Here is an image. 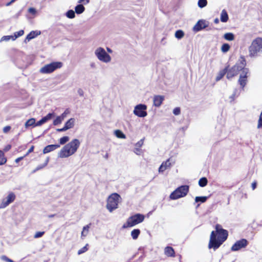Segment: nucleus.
<instances>
[{
	"label": "nucleus",
	"mask_w": 262,
	"mask_h": 262,
	"mask_svg": "<svg viewBox=\"0 0 262 262\" xmlns=\"http://www.w3.org/2000/svg\"><path fill=\"white\" fill-rule=\"evenodd\" d=\"M215 231L211 232L208 246L209 249H213L214 250L218 249L228 236V231L223 229L220 224L215 225Z\"/></svg>",
	"instance_id": "nucleus-1"
},
{
	"label": "nucleus",
	"mask_w": 262,
	"mask_h": 262,
	"mask_svg": "<svg viewBox=\"0 0 262 262\" xmlns=\"http://www.w3.org/2000/svg\"><path fill=\"white\" fill-rule=\"evenodd\" d=\"M246 66V60L243 56H241L237 62L232 67H230L229 64L227 65L225 68L227 69L226 78L228 79H231L233 77L236 76L238 73L244 69Z\"/></svg>",
	"instance_id": "nucleus-2"
},
{
	"label": "nucleus",
	"mask_w": 262,
	"mask_h": 262,
	"mask_svg": "<svg viewBox=\"0 0 262 262\" xmlns=\"http://www.w3.org/2000/svg\"><path fill=\"white\" fill-rule=\"evenodd\" d=\"M80 142L78 139H74L63 147L59 152V157L67 158L75 154L79 148Z\"/></svg>",
	"instance_id": "nucleus-3"
},
{
	"label": "nucleus",
	"mask_w": 262,
	"mask_h": 262,
	"mask_svg": "<svg viewBox=\"0 0 262 262\" xmlns=\"http://www.w3.org/2000/svg\"><path fill=\"white\" fill-rule=\"evenodd\" d=\"M249 55L255 57L262 53V38L257 37L253 39L248 48Z\"/></svg>",
	"instance_id": "nucleus-4"
},
{
	"label": "nucleus",
	"mask_w": 262,
	"mask_h": 262,
	"mask_svg": "<svg viewBox=\"0 0 262 262\" xmlns=\"http://www.w3.org/2000/svg\"><path fill=\"white\" fill-rule=\"evenodd\" d=\"M121 200L120 195L117 193L111 194L107 199L106 208L110 212H112L118 207V204Z\"/></svg>",
	"instance_id": "nucleus-5"
},
{
	"label": "nucleus",
	"mask_w": 262,
	"mask_h": 262,
	"mask_svg": "<svg viewBox=\"0 0 262 262\" xmlns=\"http://www.w3.org/2000/svg\"><path fill=\"white\" fill-rule=\"evenodd\" d=\"M189 186L188 185H182L178 187L169 195L171 200H174L185 196L188 193Z\"/></svg>",
	"instance_id": "nucleus-6"
},
{
	"label": "nucleus",
	"mask_w": 262,
	"mask_h": 262,
	"mask_svg": "<svg viewBox=\"0 0 262 262\" xmlns=\"http://www.w3.org/2000/svg\"><path fill=\"white\" fill-rule=\"evenodd\" d=\"M145 219L144 215L140 213L135 214L129 217L126 222L123 224L122 228H127L133 227L138 224L142 223Z\"/></svg>",
	"instance_id": "nucleus-7"
},
{
	"label": "nucleus",
	"mask_w": 262,
	"mask_h": 262,
	"mask_svg": "<svg viewBox=\"0 0 262 262\" xmlns=\"http://www.w3.org/2000/svg\"><path fill=\"white\" fill-rule=\"evenodd\" d=\"M62 63L60 61L53 62L46 64L40 69V72L42 74H50L62 67Z\"/></svg>",
	"instance_id": "nucleus-8"
},
{
	"label": "nucleus",
	"mask_w": 262,
	"mask_h": 262,
	"mask_svg": "<svg viewBox=\"0 0 262 262\" xmlns=\"http://www.w3.org/2000/svg\"><path fill=\"white\" fill-rule=\"evenodd\" d=\"M95 54L97 58L104 62H108L111 60V56L105 52L102 48H98L95 51Z\"/></svg>",
	"instance_id": "nucleus-9"
},
{
	"label": "nucleus",
	"mask_w": 262,
	"mask_h": 262,
	"mask_svg": "<svg viewBox=\"0 0 262 262\" xmlns=\"http://www.w3.org/2000/svg\"><path fill=\"white\" fill-rule=\"evenodd\" d=\"M249 73V69L246 68V67L242 71V73L240 74L239 79L238 80V83L240 85V86L242 90L244 89L245 86L247 84L248 81V74Z\"/></svg>",
	"instance_id": "nucleus-10"
},
{
	"label": "nucleus",
	"mask_w": 262,
	"mask_h": 262,
	"mask_svg": "<svg viewBox=\"0 0 262 262\" xmlns=\"http://www.w3.org/2000/svg\"><path fill=\"white\" fill-rule=\"evenodd\" d=\"M146 109L147 106L146 105L140 104L135 106L134 113L135 115L139 117H144L147 115L146 112Z\"/></svg>",
	"instance_id": "nucleus-11"
},
{
	"label": "nucleus",
	"mask_w": 262,
	"mask_h": 262,
	"mask_svg": "<svg viewBox=\"0 0 262 262\" xmlns=\"http://www.w3.org/2000/svg\"><path fill=\"white\" fill-rule=\"evenodd\" d=\"M248 244V241L245 238H243L236 241L231 247V250L232 251H236L242 248H245Z\"/></svg>",
	"instance_id": "nucleus-12"
},
{
	"label": "nucleus",
	"mask_w": 262,
	"mask_h": 262,
	"mask_svg": "<svg viewBox=\"0 0 262 262\" xmlns=\"http://www.w3.org/2000/svg\"><path fill=\"white\" fill-rule=\"evenodd\" d=\"M16 196L13 192H10L8 196L3 200L1 207L5 208L12 203L15 199Z\"/></svg>",
	"instance_id": "nucleus-13"
},
{
	"label": "nucleus",
	"mask_w": 262,
	"mask_h": 262,
	"mask_svg": "<svg viewBox=\"0 0 262 262\" xmlns=\"http://www.w3.org/2000/svg\"><path fill=\"white\" fill-rule=\"evenodd\" d=\"M207 25L204 20H199L193 28L194 32H198L201 30L206 28Z\"/></svg>",
	"instance_id": "nucleus-14"
},
{
	"label": "nucleus",
	"mask_w": 262,
	"mask_h": 262,
	"mask_svg": "<svg viewBox=\"0 0 262 262\" xmlns=\"http://www.w3.org/2000/svg\"><path fill=\"white\" fill-rule=\"evenodd\" d=\"M164 96L162 95H155L153 98L154 105L156 107H159L162 104L164 100Z\"/></svg>",
	"instance_id": "nucleus-15"
},
{
	"label": "nucleus",
	"mask_w": 262,
	"mask_h": 262,
	"mask_svg": "<svg viewBox=\"0 0 262 262\" xmlns=\"http://www.w3.org/2000/svg\"><path fill=\"white\" fill-rule=\"evenodd\" d=\"M41 33L40 31H31L26 37V38L25 39V41H29L30 40L34 38L35 37H37L39 35H40Z\"/></svg>",
	"instance_id": "nucleus-16"
},
{
	"label": "nucleus",
	"mask_w": 262,
	"mask_h": 262,
	"mask_svg": "<svg viewBox=\"0 0 262 262\" xmlns=\"http://www.w3.org/2000/svg\"><path fill=\"white\" fill-rule=\"evenodd\" d=\"M60 147L59 144H51L46 146L43 149V154H46Z\"/></svg>",
	"instance_id": "nucleus-17"
},
{
	"label": "nucleus",
	"mask_w": 262,
	"mask_h": 262,
	"mask_svg": "<svg viewBox=\"0 0 262 262\" xmlns=\"http://www.w3.org/2000/svg\"><path fill=\"white\" fill-rule=\"evenodd\" d=\"M164 254L168 257H175V251L174 249L170 246H167L165 248Z\"/></svg>",
	"instance_id": "nucleus-18"
},
{
	"label": "nucleus",
	"mask_w": 262,
	"mask_h": 262,
	"mask_svg": "<svg viewBox=\"0 0 262 262\" xmlns=\"http://www.w3.org/2000/svg\"><path fill=\"white\" fill-rule=\"evenodd\" d=\"M170 166L171 163L169 162V159H168L166 161H164L162 163V164L159 168V172H164L167 168L170 167Z\"/></svg>",
	"instance_id": "nucleus-19"
},
{
	"label": "nucleus",
	"mask_w": 262,
	"mask_h": 262,
	"mask_svg": "<svg viewBox=\"0 0 262 262\" xmlns=\"http://www.w3.org/2000/svg\"><path fill=\"white\" fill-rule=\"evenodd\" d=\"M227 72V69L225 68L219 72L217 75L216 77L215 80L218 81L223 78V77L226 74Z\"/></svg>",
	"instance_id": "nucleus-20"
},
{
	"label": "nucleus",
	"mask_w": 262,
	"mask_h": 262,
	"mask_svg": "<svg viewBox=\"0 0 262 262\" xmlns=\"http://www.w3.org/2000/svg\"><path fill=\"white\" fill-rule=\"evenodd\" d=\"M229 17L227 11L225 9L223 10L221 14V21L223 23H226Z\"/></svg>",
	"instance_id": "nucleus-21"
},
{
	"label": "nucleus",
	"mask_w": 262,
	"mask_h": 262,
	"mask_svg": "<svg viewBox=\"0 0 262 262\" xmlns=\"http://www.w3.org/2000/svg\"><path fill=\"white\" fill-rule=\"evenodd\" d=\"M74 123H75V119L74 118H71L69 120H68L65 123L64 126L67 128V129H70L74 126Z\"/></svg>",
	"instance_id": "nucleus-22"
},
{
	"label": "nucleus",
	"mask_w": 262,
	"mask_h": 262,
	"mask_svg": "<svg viewBox=\"0 0 262 262\" xmlns=\"http://www.w3.org/2000/svg\"><path fill=\"white\" fill-rule=\"evenodd\" d=\"M84 7L81 4L77 5L75 8V12L78 14L82 13L84 11Z\"/></svg>",
	"instance_id": "nucleus-23"
},
{
	"label": "nucleus",
	"mask_w": 262,
	"mask_h": 262,
	"mask_svg": "<svg viewBox=\"0 0 262 262\" xmlns=\"http://www.w3.org/2000/svg\"><path fill=\"white\" fill-rule=\"evenodd\" d=\"M7 159L5 155L4 152L0 150V165H4L6 163Z\"/></svg>",
	"instance_id": "nucleus-24"
},
{
	"label": "nucleus",
	"mask_w": 262,
	"mask_h": 262,
	"mask_svg": "<svg viewBox=\"0 0 262 262\" xmlns=\"http://www.w3.org/2000/svg\"><path fill=\"white\" fill-rule=\"evenodd\" d=\"M36 123V120L35 118H31L28 120L25 123V127H28L29 126H33V127H35V125Z\"/></svg>",
	"instance_id": "nucleus-25"
},
{
	"label": "nucleus",
	"mask_w": 262,
	"mask_h": 262,
	"mask_svg": "<svg viewBox=\"0 0 262 262\" xmlns=\"http://www.w3.org/2000/svg\"><path fill=\"white\" fill-rule=\"evenodd\" d=\"M140 230L139 229H135L131 232V236L134 239H136L140 234Z\"/></svg>",
	"instance_id": "nucleus-26"
},
{
	"label": "nucleus",
	"mask_w": 262,
	"mask_h": 262,
	"mask_svg": "<svg viewBox=\"0 0 262 262\" xmlns=\"http://www.w3.org/2000/svg\"><path fill=\"white\" fill-rule=\"evenodd\" d=\"M208 180L206 178L203 177L199 181V185L200 187H203L207 185Z\"/></svg>",
	"instance_id": "nucleus-27"
},
{
	"label": "nucleus",
	"mask_w": 262,
	"mask_h": 262,
	"mask_svg": "<svg viewBox=\"0 0 262 262\" xmlns=\"http://www.w3.org/2000/svg\"><path fill=\"white\" fill-rule=\"evenodd\" d=\"M24 34V31L23 30H19V31L15 32L14 33V35H11L13 40L16 39L17 37L23 35Z\"/></svg>",
	"instance_id": "nucleus-28"
},
{
	"label": "nucleus",
	"mask_w": 262,
	"mask_h": 262,
	"mask_svg": "<svg viewBox=\"0 0 262 262\" xmlns=\"http://www.w3.org/2000/svg\"><path fill=\"white\" fill-rule=\"evenodd\" d=\"M115 134L116 136L120 139H125L126 136L123 133V132L120 130H116L115 132Z\"/></svg>",
	"instance_id": "nucleus-29"
},
{
	"label": "nucleus",
	"mask_w": 262,
	"mask_h": 262,
	"mask_svg": "<svg viewBox=\"0 0 262 262\" xmlns=\"http://www.w3.org/2000/svg\"><path fill=\"white\" fill-rule=\"evenodd\" d=\"M224 37L225 39L229 41L234 40V36L232 33H227L224 34Z\"/></svg>",
	"instance_id": "nucleus-30"
},
{
	"label": "nucleus",
	"mask_w": 262,
	"mask_h": 262,
	"mask_svg": "<svg viewBox=\"0 0 262 262\" xmlns=\"http://www.w3.org/2000/svg\"><path fill=\"white\" fill-rule=\"evenodd\" d=\"M184 36V33L182 30H177L175 33V37L178 39H181Z\"/></svg>",
	"instance_id": "nucleus-31"
},
{
	"label": "nucleus",
	"mask_w": 262,
	"mask_h": 262,
	"mask_svg": "<svg viewBox=\"0 0 262 262\" xmlns=\"http://www.w3.org/2000/svg\"><path fill=\"white\" fill-rule=\"evenodd\" d=\"M230 48V46L228 43H224L222 47H221V50L223 53H226L228 52Z\"/></svg>",
	"instance_id": "nucleus-32"
},
{
	"label": "nucleus",
	"mask_w": 262,
	"mask_h": 262,
	"mask_svg": "<svg viewBox=\"0 0 262 262\" xmlns=\"http://www.w3.org/2000/svg\"><path fill=\"white\" fill-rule=\"evenodd\" d=\"M54 116L53 113H49L47 115L42 118L43 123L47 122L48 120H50Z\"/></svg>",
	"instance_id": "nucleus-33"
},
{
	"label": "nucleus",
	"mask_w": 262,
	"mask_h": 262,
	"mask_svg": "<svg viewBox=\"0 0 262 262\" xmlns=\"http://www.w3.org/2000/svg\"><path fill=\"white\" fill-rule=\"evenodd\" d=\"M66 16L69 18H73L75 17V12L72 10H70L67 11Z\"/></svg>",
	"instance_id": "nucleus-34"
},
{
	"label": "nucleus",
	"mask_w": 262,
	"mask_h": 262,
	"mask_svg": "<svg viewBox=\"0 0 262 262\" xmlns=\"http://www.w3.org/2000/svg\"><path fill=\"white\" fill-rule=\"evenodd\" d=\"M207 199V196H196L195 198V202H201L202 203H204L206 201Z\"/></svg>",
	"instance_id": "nucleus-35"
},
{
	"label": "nucleus",
	"mask_w": 262,
	"mask_h": 262,
	"mask_svg": "<svg viewBox=\"0 0 262 262\" xmlns=\"http://www.w3.org/2000/svg\"><path fill=\"white\" fill-rule=\"evenodd\" d=\"M63 119L60 117L58 116L53 122L54 125H57L60 124Z\"/></svg>",
	"instance_id": "nucleus-36"
},
{
	"label": "nucleus",
	"mask_w": 262,
	"mask_h": 262,
	"mask_svg": "<svg viewBox=\"0 0 262 262\" xmlns=\"http://www.w3.org/2000/svg\"><path fill=\"white\" fill-rule=\"evenodd\" d=\"M88 246L89 245L87 244L85 246L79 249L78 251V254L80 255L87 251L88 250Z\"/></svg>",
	"instance_id": "nucleus-37"
},
{
	"label": "nucleus",
	"mask_w": 262,
	"mask_h": 262,
	"mask_svg": "<svg viewBox=\"0 0 262 262\" xmlns=\"http://www.w3.org/2000/svg\"><path fill=\"white\" fill-rule=\"evenodd\" d=\"M207 4V0H199L198 6L200 8H203L205 7Z\"/></svg>",
	"instance_id": "nucleus-38"
},
{
	"label": "nucleus",
	"mask_w": 262,
	"mask_h": 262,
	"mask_svg": "<svg viewBox=\"0 0 262 262\" xmlns=\"http://www.w3.org/2000/svg\"><path fill=\"white\" fill-rule=\"evenodd\" d=\"M69 140V137L68 136H64L59 139L60 144L63 145Z\"/></svg>",
	"instance_id": "nucleus-39"
},
{
	"label": "nucleus",
	"mask_w": 262,
	"mask_h": 262,
	"mask_svg": "<svg viewBox=\"0 0 262 262\" xmlns=\"http://www.w3.org/2000/svg\"><path fill=\"white\" fill-rule=\"evenodd\" d=\"M48 162V160H47V161H46L45 163H44V164H43L42 165H38L36 168V169L34 170V172H35V171H36L37 170H39L43 168H44L47 165Z\"/></svg>",
	"instance_id": "nucleus-40"
},
{
	"label": "nucleus",
	"mask_w": 262,
	"mask_h": 262,
	"mask_svg": "<svg viewBox=\"0 0 262 262\" xmlns=\"http://www.w3.org/2000/svg\"><path fill=\"white\" fill-rule=\"evenodd\" d=\"M70 113V111L69 108H67L64 112L60 116L63 119H64L67 116V115L69 114Z\"/></svg>",
	"instance_id": "nucleus-41"
},
{
	"label": "nucleus",
	"mask_w": 262,
	"mask_h": 262,
	"mask_svg": "<svg viewBox=\"0 0 262 262\" xmlns=\"http://www.w3.org/2000/svg\"><path fill=\"white\" fill-rule=\"evenodd\" d=\"M144 143V139H141L135 144V147L138 148H140L142 147Z\"/></svg>",
	"instance_id": "nucleus-42"
},
{
	"label": "nucleus",
	"mask_w": 262,
	"mask_h": 262,
	"mask_svg": "<svg viewBox=\"0 0 262 262\" xmlns=\"http://www.w3.org/2000/svg\"><path fill=\"white\" fill-rule=\"evenodd\" d=\"M45 234V232L44 231H39V232H37L34 237V238H39V237H41L43 234Z\"/></svg>",
	"instance_id": "nucleus-43"
},
{
	"label": "nucleus",
	"mask_w": 262,
	"mask_h": 262,
	"mask_svg": "<svg viewBox=\"0 0 262 262\" xmlns=\"http://www.w3.org/2000/svg\"><path fill=\"white\" fill-rule=\"evenodd\" d=\"M89 228H90V226L89 225H86L85 226H84L83 228V230L81 232V236H82V235H83L84 232L86 231V234H88V233L89 232Z\"/></svg>",
	"instance_id": "nucleus-44"
},
{
	"label": "nucleus",
	"mask_w": 262,
	"mask_h": 262,
	"mask_svg": "<svg viewBox=\"0 0 262 262\" xmlns=\"http://www.w3.org/2000/svg\"><path fill=\"white\" fill-rule=\"evenodd\" d=\"M180 113H181V110H180V107H176L175 108H174V110L173 111V113L175 115H178L180 114Z\"/></svg>",
	"instance_id": "nucleus-45"
},
{
	"label": "nucleus",
	"mask_w": 262,
	"mask_h": 262,
	"mask_svg": "<svg viewBox=\"0 0 262 262\" xmlns=\"http://www.w3.org/2000/svg\"><path fill=\"white\" fill-rule=\"evenodd\" d=\"M2 259H3L4 261H6L7 262H14L13 260L9 258L8 257H7L5 255H3L2 256Z\"/></svg>",
	"instance_id": "nucleus-46"
},
{
	"label": "nucleus",
	"mask_w": 262,
	"mask_h": 262,
	"mask_svg": "<svg viewBox=\"0 0 262 262\" xmlns=\"http://www.w3.org/2000/svg\"><path fill=\"white\" fill-rule=\"evenodd\" d=\"M34 149V145H32L31 146V147L28 150L27 152L25 155V156H26V157L29 154H30L31 152H33Z\"/></svg>",
	"instance_id": "nucleus-47"
},
{
	"label": "nucleus",
	"mask_w": 262,
	"mask_h": 262,
	"mask_svg": "<svg viewBox=\"0 0 262 262\" xmlns=\"http://www.w3.org/2000/svg\"><path fill=\"white\" fill-rule=\"evenodd\" d=\"M134 152L137 155H140L142 153V150H141V149L140 148H138V147H135Z\"/></svg>",
	"instance_id": "nucleus-48"
},
{
	"label": "nucleus",
	"mask_w": 262,
	"mask_h": 262,
	"mask_svg": "<svg viewBox=\"0 0 262 262\" xmlns=\"http://www.w3.org/2000/svg\"><path fill=\"white\" fill-rule=\"evenodd\" d=\"M28 12L32 14H35L36 13V9L32 7L29 8Z\"/></svg>",
	"instance_id": "nucleus-49"
},
{
	"label": "nucleus",
	"mask_w": 262,
	"mask_h": 262,
	"mask_svg": "<svg viewBox=\"0 0 262 262\" xmlns=\"http://www.w3.org/2000/svg\"><path fill=\"white\" fill-rule=\"evenodd\" d=\"M43 124H44V123H43V120L41 119H40L39 121H37V122L35 123V126H41V125H42Z\"/></svg>",
	"instance_id": "nucleus-50"
},
{
	"label": "nucleus",
	"mask_w": 262,
	"mask_h": 262,
	"mask_svg": "<svg viewBox=\"0 0 262 262\" xmlns=\"http://www.w3.org/2000/svg\"><path fill=\"white\" fill-rule=\"evenodd\" d=\"M262 127V119L259 118L258 121V124H257V128H260Z\"/></svg>",
	"instance_id": "nucleus-51"
},
{
	"label": "nucleus",
	"mask_w": 262,
	"mask_h": 262,
	"mask_svg": "<svg viewBox=\"0 0 262 262\" xmlns=\"http://www.w3.org/2000/svg\"><path fill=\"white\" fill-rule=\"evenodd\" d=\"M11 129V127L10 126H6L3 128V132L4 133H7Z\"/></svg>",
	"instance_id": "nucleus-52"
},
{
	"label": "nucleus",
	"mask_w": 262,
	"mask_h": 262,
	"mask_svg": "<svg viewBox=\"0 0 262 262\" xmlns=\"http://www.w3.org/2000/svg\"><path fill=\"white\" fill-rule=\"evenodd\" d=\"M256 186H257V182L256 181H254V182H252V183L251 184V187H252V190H254L256 188Z\"/></svg>",
	"instance_id": "nucleus-53"
},
{
	"label": "nucleus",
	"mask_w": 262,
	"mask_h": 262,
	"mask_svg": "<svg viewBox=\"0 0 262 262\" xmlns=\"http://www.w3.org/2000/svg\"><path fill=\"white\" fill-rule=\"evenodd\" d=\"M26 156H25V155L23 157H18L17 158H16L15 160V162L16 163H18L19 162V161H20L21 160H22Z\"/></svg>",
	"instance_id": "nucleus-54"
},
{
	"label": "nucleus",
	"mask_w": 262,
	"mask_h": 262,
	"mask_svg": "<svg viewBox=\"0 0 262 262\" xmlns=\"http://www.w3.org/2000/svg\"><path fill=\"white\" fill-rule=\"evenodd\" d=\"M68 130L67 129V128L65 126H63V127L61 128H58L56 129V130L58 132H64V131H66Z\"/></svg>",
	"instance_id": "nucleus-55"
},
{
	"label": "nucleus",
	"mask_w": 262,
	"mask_h": 262,
	"mask_svg": "<svg viewBox=\"0 0 262 262\" xmlns=\"http://www.w3.org/2000/svg\"><path fill=\"white\" fill-rule=\"evenodd\" d=\"M11 148V145H7L6 146H5V147L4 148V150L5 151H7L8 150H9Z\"/></svg>",
	"instance_id": "nucleus-56"
},
{
	"label": "nucleus",
	"mask_w": 262,
	"mask_h": 262,
	"mask_svg": "<svg viewBox=\"0 0 262 262\" xmlns=\"http://www.w3.org/2000/svg\"><path fill=\"white\" fill-rule=\"evenodd\" d=\"M90 2V0H79L78 3H83L84 4H88Z\"/></svg>",
	"instance_id": "nucleus-57"
},
{
	"label": "nucleus",
	"mask_w": 262,
	"mask_h": 262,
	"mask_svg": "<svg viewBox=\"0 0 262 262\" xmlns=\"http://www.w3.org/2000/svg\"><path fill=\"white\" fill-rule=\"evenodd\" d=\"M10 38H12L11 36H5L3 37V38H4V39L6 40H9Z\"/></svg>",
	"instance_id": "nucleus-58"
},
{
	"label": "nucleus",
	"mask_w": 262,
	"mask_h": 262,
	"mask_svg": "<svg viewBox=\"0 0 262 262\" xmlns=\"http://www.w3.org/2000/svg\"><path fill=\"white\" fill-rule=\"evenodd\" d=\"M214 23L215 24H219V20L217 18H215L214 20Z\"/></svg>",
	"instance_id": "nucleus-59"
},
{
	"label": "nucleus",
	"mask_w": 262,
	"mask_h": 262,
	"mask_svg": "<svg viewBox=\"0 0 262 262\" xmlns=\"http://www.w3.org/2000/svg\"><path fill=\"white\" fill-rule=\"evenodd\" d=\"M87 234H86V231L85 232H84L83 233V235H82V236H85Z\"/></svg>",
	"instance_id": "nucleus-60"
},
{
	"label": "nucleus",
	"mask_w": 262,
	"mask_h": 262,
	"mask_svg": "<svg viewBox=\"0 0 262 262\" xmlns=\"http://www.w3.org/2000/svg\"><path fill=\"white\" fill-rule=\"evenodd\" d=\"M87 234H86V231L85 232H84L83 233V235H82V236H85Z\"/></svg>",
	"instance_id": "nucleus-61"
},
{
	"label": "nucleus",
	"mask_w": 262,
	"mask_h": 262,
	"mask_svg": "<svg viewBox=\"0 0 262 262\" xmlns=\"http://www.w3.org/2000/svg\"><path fill=\"white\" fill-rule=\"evenodd\" d=\"M107 51H108L109 52H112L111 50L110 49H109V48H107Z\"/></svg>",
	"instance_id": "nucleus-62"
},
{
	"label": "nucleus",
	"mask_w": 262,
	"mask_h": 262,
	"mask_svg": "<svg viewBox=\"0 0 262 262\" xmlns=\"http://www.w3.org/2000/svg\"><path fill=\"white\" fill-rule=\"evenodd\" d=\"M259 118H261L262 119V111H261V113L260 115L259 116Z\"/></svg>",
	"instance_id": "nucleus-63"
},
{
	"label": "nucleus",
	"mask_w": 262,
	"mask_h": 262,
	"mask_svg": "<svg viewBox=\"0 0 262 262\" xmlns=\"http://www.w3.org/2000/svg\"><path fill=\"white\" fill-rule=\"evenodd\" d=\"M54 216V215H49V217H52Z\"/></svg>",
	"instance_id": "nucleus-64"
}]
</instances>
